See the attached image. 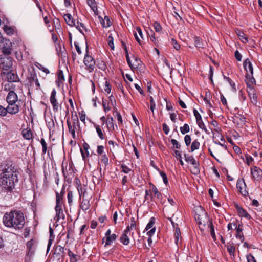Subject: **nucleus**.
<instances>
[{
    "mask_svg": "<svg viewBox=\"0 0 262 262\" xmlns=\"http://www.w3.org/2000/svg\"><path fill=\"white\" fill-rule=\"evenodd\" d=\"M132 58L130 63H128L129 66L132 70L139 68L141 65V61L134 55L132 56Z\"/></svg>",
    "mask_w": 262,
    "mask_h": 262,
    "instance_id": "obj_16",
    "label": "nucleus"
},
{
    "mask_svg": "<svg viewBox=\"0 0 262 262\" xmlns=\"http://www.w3.org/2000/svg\"><path fill=\"white\" fill-rule=\"evenodd\" d=\"M92 198V196L89 195L88 194L83 195V198H81L80 201L79 207L84 211H85L90 209V200Z\"/></svg>",
    "mask_w": 262,
    "mask_h": 262,
    "instance_id": "obj_8",
    "label": "nucleus"
},
{
    "mask_svg": "<svg viewBox=\"0 0 262 262\" xmlns=\"http://www.w3.org/2000/svg\"><path fill=\"white\" fill-rule=\"evenodd\" d=\"M247 91L250 98L251 103L253 104H256L257 103V96L254 88L253 87H250V90H247Z\"/></svg>",
    "mask_w": 262,
    "mask_h": 262,
    "instance_id": "obj_23",
    "label": "nucleus"
},
{
    "mask_svg": "<svg viewBox=\"0 0 262 262\" xmlns=\"http://www.w3.org/2000/svg\"><path fill=\"white\" fill-rule=\"evenodd\" d=\"M194 43L195 46L198 48H203L204 43L202 41L201 39L198 37L194 38Z\"/></svg>",
    "mask_w": 262,
    "mask_h": 262,
    "instance_id": "obj_40",
    "label": "nucleus"
},
{
    "mask_svg": "<svg viewBox=\"0 0 262 262\" xmlns=\"http://www.w3.org/2000/svg\"><path fill=\"white\" fill-rule=\"evenodd\" d=\"M151 190L155 195H156L158 198H159V196L161 195V193L158 191L157 187L154 185H152Z\"/></svg>",
    "mask_w": 262,
    "mask_h": 262,
    "instance_id": "obj_61",
    "label": "nucleus"
},
{
    "mask_svg": "<svg viewBox=\"0 0 262 262\" xmlns=\"http://www.w3.org/2000/svg\"><path fill=\"white\" fill-rule=\"evenodd\" d=\"M200 210L201 211V214L196 213L194 215L195 219L199 224H202L203 223V219L206 216V212L201 208Z\"/></svg>",
    "mask_w": 262,
    "mask_h": 262,
    "instance_id": "obj_24",
    "label": "nucleus"
},
{
    "mask_svg": "<svg viewBox=\"0 0 262 262\" xmlns=\"http://www.w3.org/2000/svg\"><path fill=\"white\" fill-rule=\"evenodd\" d=\"M155 219L154 217H151L150 218V220H149V222H148V223L147 224L146 228H145V230L146 231H148V230L149 229H151L153 228V226L155 224Z\"/></svg>",
    "mask_w": 262,
    "mask_h": 262,
    "instance_id": "obj_44",
    "label": "nucleus"
},
{
    "mask_svg": "<svg viewBox=\"0 0 262 262\" xmlns=\"http://www.w3.org/2000/svg\"><path fill=\"white\" fill-rule=\"evenodd\" d=\"M65 193L63 190H62L60 193L56 192V205H62V196Z\"/></svg>",
    "mask_w": 262,
    "mask_h": 262,
    "instance_id": "obj_28",
    "label": "nucleus"
},
{
    "mask_svg": "<svg viewBox=\"0 0 262 262\" xmlns=\"http://www.w3.org/2000/svg\"><path fill=\"white\" fill-rule=\"evenodd\" d=\"M18 172L12 164H7L0 173V188L11 191L18 181Z\"/></svg>",
    "mask_w": 262,
    "mask_h": 262,
    "instance_id": "obj_1",
    "label": "nucleus"
},
{
    "mask_svg": "<svg viewBox=\"0 0 262 262\" xmlns=\"http://www.w3.org/2000/svg\"><path fill=\"white\" fill-rule=\"evenodd\" d=\"M240 225L237 227L236 224H233V227L236 230V233L235 236L237 238L239 239L241 242H243L244 239L243 233L242 232V229L240 228Z\"/></svg>",
    "mask_w": 262,
    "mask_h": 262,
    "instance_id": "obj_25",
    "label": "nucleus"
},
{
    "mask_svg": "<svg viewBox=\"0 0 262 262\" xmlns=\"http://www.w3.org/2000/svg\"><path fill=\"white\" fill-rule=\"evenodd\" d=\"M64 19L68 25L70 26L76 25V22L70 14L67 13L64 14Z\"/></svg>",
    "mask_w": 262,
    "mask_h": 262,
    "instance_id": "obj_26",
    "label": "nucleus"
},
{
    "mask_svg": "<svg viewBox=\"0 0 262 262\" xmlns=\"http://www.w3.org/2000/svg\"><path fill=\"white\" fill-rule=\"evenodd\" d=\"M243 66L247 73L253 74V66L249 59H246L243 63Z\"/></svg>",
    "mask_w": 262,
    "mask_h": 262,
    "instance_id": "obj_22",
    "label": "nucleus"
},
{
    "mask_svg": "<svg viewBox=\"0 0 262 262\" xmlns=\"http://www.w3.org/2000/svg\"><path fill=\"white\" fill-rule=\"evenodd\" d=\"M2 222L8 228L16 231L20 230L25 225V219L24 213L21 211L14 210L5 213Z\"/></svg>",
    "mask_w": 262,
    "mask_h": 262,
    "instance_id": "obj_2",
    "label": "nucleus"
},
{
    "mask_svg": "<svg viewBox=\"0 0 262 262\" xmlns=\"http://www.w3.org/2000/svg\"><path fill=\"white\" fill-rule=\"evenodd\" d=\"M40 143L42 147V154H45L47 152V145L46 142L43 138L41 139Z\"/></svg>",
    "mask_w": 262,
    "mask_h": 262,
    "instance_id": "obj_54",
    "label": "nucleus"
},
{
    "mask_svg": "<svg viewBox=\"0 0 262 262\" xmlns=\"http://www.w3.org/2000/svg\"><path fill=\"white\" fill-rule=\"evenodd\" d=\"M180 132L182 134L185 135L190 131V127L188 124H185L183 126L180 127Z\"/></svg>",
    "mask_w": 262,
    "mask_h": 262,
    "instance_id": "obj_38",
    "label": "nucleus"
},
{
    "mask_svg": "<svg viewBox=\"0 0 262 262\" xmlns=\"http://www.w3.org/2000/svg\"><path fill=\"white\" fill-rule=\"evenodd\" d=\"M6 101L8 104L10 103H15L18 102V97L17 94L14 92V91H10L7 97Z\"/></svg>",
    "mask_w": 262,
    "mask_h": 262,
    "instance_id": "obj_15",
    "label": "nucleus"
},
{
    "mask_svg": "<svg viewBox=\"0 0 262 262\" xmlns=\"http://www.w3.org/2000/svg\"><path fill=\"white\" fill-rule=\"evenodd\" d=\"M4 30L8 35H12L14 33V29L12 27L8 25H4Z\"/></svg>",
    "mask_w": 262,
    "mask_h": 262,
    "instance_id": "obj_42",
    "label": "nucleus"
},
{
    "mask_svg": "<svg viewBox=\"0 0 262 262\" xmlns=\"http://www.w3.org/2000/svg\"><path fill=\"white\" fill-rule=\"evenodd\" d=\"M136 223H133L130 222V225H128L126 227V229L130 231V232H133L132 230H136Z\"/></svg>",
    "mask_w": 262,
    "mask_h": 262,
    "instance_id": "obj_63",
    "label": "nucleus"
},
{
    "mask_svg": "<svg viewBox=\"0 0 262 262\" xmlns=\"http://www.w3.org/2000/svg\"><path fill=\"white\" fill-rule=\"evenodd\" d=\"M117 236L115 234H112L111 235L106 237V242L104 246L106 247L110 245L112 242L116 239Z\"/></svg>",
    "mask_w": 262,
    "mask_h": 262,
    "instance_id": "obj_31",
    "label": "nucleus"
},
{
    "mask_svg": "<svg viewBox=\"0 0 262 262\" xmlns=\"http://www.w3.org/2000/svg\"><path fill=\"white\" fill-rule=\"evenodd\" d=\"M19 107L20 105L18 102L8 104L7 107L8 113L12 115L16 114L19 112Z\"/></svg>",
    "mask_w": 262,
    "mask_h": 262,
    "instance_id": "obj_14",
    "label": "nucleus"
},
{
    "mask_svg": "<svg viewBox=\"0 0 262 262\" xmlns=\"http://www.w3.org/2000/svg\"><path fill=\"white\" fill-rule=\"evenodd\" d=\"M251 173L254 180L260 181L262 180V170L257 166L251 168Z\"/></svg>",
    "mask_w": 262,
    "mask_h": 262,
    "instance_id": "obj_12",
    "label": "nucleus"
},
{
    "mask_svg": "<svg viewBox=\"0 0 262 262\" xmlns=\"http://www.w3.org/2000/svg\"><path fill=\"white\" fill-rule=\"evenodd\" d=\"M62 205H56L55 210L56 211V216L55 219L58 221L60 219H64L65 217L62 208Z\"/></svg>",
    "mask_w": 262,
    "mask_h": 262,
    "instance_id": "obj_18",
    "label": "nucleus"
},
{
    "mask_svg": "<svg viewBox=\"0 0 262 262\" xmlns=\"http://www.w3.org/2000/svg\"><path fill=\"white\" fill-rule=\"evenodd\" d=\"M171 144L173 145V148L179 149L181 147L180 143L176 139H172L170 141Z\"/></svg>",
    "mask_w": 262,
    "mask_h": 262,
    "instance_id": "obj_58",
    "label": "nucleus"
},
{
    "mask_svg": "<svg viewBox=\"0 0 262 262\" xmlns=\"http://www.w3.org/2000/svg\"><path fill=\"white\" fill-rule=\"evenodd\" d=\"M224 79L229 82L233 90H236L235 83L230 78L224 76Z\"/></svg>",
    "mask_w": 262,
    "mask_h": 262,
    "instance_id": "obj_55",
    "label": "nucleus"
},
{
    "mask_svg": "<svg viewBox=\"0 0 262 262\" xmlns=\"http://www.w3.org/2000/svg\"><path fill=\"white\" fill-rule=\"evenodd\" d=\"M68 255L70 257V262H77L78 260V256L74 253H73L70 249H68Z\"/></svg>",
    "mask_w": 262,
    "mask_h": 262,
    "instance_id": "obj_35",
    "label": "nucleus"
},
{
    "mask_svg": "<svg viewBox=\"0 0 262 262\" xmlns=\"http://www.w3.org/2000/svg\"><path fill=\"white\" fill-rule=\"evenodd\" d=\"M7 78L9 82H13L16 81L17 77L14 73H9L8 74Z\"/></svg>",
    "mask_w": 262,
    "mask_h": 262,
    "instance_id": "obj_48",
    "label": "nucleus"
},
{
    "mask_svg": "<svg viewBox=\"0 0 262 262\" xmlns=\"http://www.w3.org/2000/svg\"><path fill=\"white\" fill-rule=\"evenodd\" d=\"M76 28L79 30V31L82 34H84L83 32V30L86 31V29L85 27L84 24L81 22L77 21L76 23V25H74Z\"/></svg>",
    "mask_w": 262,
    "mask_h": 262,
    "instance_id": "obj_37",
    "label": "nucleus"
},
{
    "mask_svg": "<svg viewBox=\"0 0 262 262\" xmlns=\"http://www.w3.org/2000/svg\"><path fill=\"white\" fill-rule=\"evenodd\" d=\"M181 237V232L179 228H176L174 233L175 243L178 245L179 241V238Z\"/></svg>",
    "mask_w": 262,
    "mask_h": 262,
    "instance_id": "obj_45",
    "label": "nucleus"
},
{
    "mask_svg": "<svg viewBox=\"0 0 262 262\" xmlns=\"http://www.w3.org/2000/svg\"><path fill=\"white\" fill-rule=\"evenodd\" d=\"M200 142L197 139H195L192 142L190 147V150L189 151L192 152L194 150L198 149L200 148Z\"/></svg>",
    "mask_w": 262,
    "mask_h": 262,
    "instance_id": "obj_32",
    "label": "nucleus"
},
{
    "mask_svg": "<svg viewBox=\"0 0 262 262\" xmlns=\"http://www.w3.org/2000/svg\"><path fill=\"white\" fill-rule=\"evenodd\" d=\"M56 91L54 89L51 94L50 101L53 107V110L54 112H57L59 110V104L56 98Z\"/></svg>",
    "mask_w": 262,
    "mask_h": 262,
    "instance_id": "obj_10",
    "label": "nucleus"
},
{
    "mask_svg": "<svg viewBox=\"0 0 262 262\" xmlns=\"http://www.w3.org/2000/svg\"><path fill=\"white\" fill-rule=\"evenodd\" d=\"M27 79L28 80L30 85H32L35 83L37 88L40 86L39 82L37 79V75L35 72H30L28 73Z\"/></svg>",
    "mask_w": 262,
    "mask_h": 262,
    "instance_id": "obj_13",
    "label": "nucleus"
},
{
    "mask_svg": "<svg viewBox=\"0 0 262 262\" xmlns=\"http://www.w3.org/2000/svg\"><path fill=\"white\" fill-rule=\"evenodd\" d=\"M23 137L27 140H30L32 137V135L30 130L24 129L22 132Z\"/></svg>",
    "mask_w": 262,
    "mask_h": 262,
    "instance_id": "obj_36",
    "label": "nucleus"
},
{
    "mask_svg": "<svg viewBox=\"0 0 262 262\" xmlns=\"http://www.w3.org/2000/svg\"><path fill=\"white\" fill-rule=\"evenodd\" d=\"M155 231L156 228L155 227H154V228L150 229L147 232V234L149 236L147 241L149 246H150V244L152 243L151 236L155 234Z\"/></svg>",
    "mask_w": 262,
    "mask_h": 262,
    "instance_id": "obj_41",
    "label": "nucleus"
},
{
    "mask_svg": "<svg viewBox=\"0 0 262 262\" xmlns=\"http://www.w3.org/2000/svg\"><path fill=\"white\" fill-rule=\"evenodd\" d=\"M73 164L72 162L68 163L63 161L62 163V172L64 177H68L74 173Z\"/></svg>",
    "mask_w": 262,
    "mask_h": 262,
    "instance_id": "obj_6",
    "label": "nucleus"
},
{
    "mask_svg": "<svg viewBox=\"0 0 262 262\" xmlns=\"http://www.w3.org/2000/svg\"><path fill=\"white\" fill-rule=\"evenodd\" d=\"M102 25L103 27L107 28L111 25V22L108 16H105L102 23Z\"/></svg>",
    "mask_w": 262,
    "mask_h": 262,
    "instance_id": "obj_43",
    "label": "nucleus"
},
{
    "mask_svg": "<svg viewBox=\"0 0 262 262\" xmlns=\"http://www.w3.org/2000/svg\"><path fill=\"white\" fill-rule=\"evenodd\" d=\"M97 66L99 69L102 71H105L107 68L106 63L102 60L98 62Z\"/></svg>",
    "mask_w": 262,
    "mask_h": 262,
    "instance_id": "obj_49",
    "label": "nucleus"
},
{
    "mask_svg": "<svg viewBox=\"0 0 262 262\" xmlns=\"http://www.w3.org/2000/svg\"><path fill=\"white\" fill-rule=\"evenodd\" d=\"M227 251L229 253L230 255H234L235 251V248L234 246L232 245H228L227 247Z\"/></svg>",
    "mask_w": 262,
    "mask_h": 262,
    "instance_id": "obj_59",
    "label": "nucleus"
},
{
    "mask_svg": "<svg viewBox=\"0 0 262 262\" xmlns=\"http://www.w3.org/2000/svg\"><path fill=\"white\" fill-rule=\"evenodd\" d=\"M8 113L7 108H5L3 106L0 105V116H5Z\"/></svg>",
    "mask_w": 262,
    "mask_h": 262,
    "instance_id": "obj_60",
    "label": "nucleus"
},
{
    "mask_svg": "<svg viewBox=\"0 0 262 262\" xmlns=\"http://www.w3.org/2000/svg\"><path fill=\"white\" fill-rule=\"evenodd\" d=\"M67 123L68 127L69 132L71 134L74 139H76V130L77 126L79 124V120L77 115L72 116V122L70 121L69 118H67Z\"/></svg>",
    "mask_w": 262,
    "mask_h": 262,
    "instance_id": "obj_4",
    "label": "nucleus"
},
{
    "mask_svg": "<svg viewBox=\"0 0 262 262\" xmlns=\"http://www.w3.org/2000/svg\"><path fill=\"white\" fill-rule=\"evenodd\" d=\"M12 59L9 56L0 55V68L3 71H9L12 67Z\"/></svg>",
    "mask_w": 262,
    "mask_h": 262,
    "instance_id": "obj_5",
    "label": "nucleus"
},
{
    "mask_svg": "<svg viewBox=\"0 0 262 262\" xmlns=\"http://www.w3.org/2000/svg\"><path fill=\"white\" fill-rule=\"evenodd\" d=\"M134 232H130L125 229L121 235L120 241L124 245H128L129 243V237H132L134 238Z\"/></svg>",
    "mask_w": 262,
    "mask_h": 262,
    "instance_id": "obj_11",
    "label": "nucleus"
},
{
    "mask_svg": "<svg viewBox=\"0 0 262 262\" xmlns=\"http://www.w3.org/2000/svg\"><path fill=\"white\" fill-rule=\"evenodd\" d=\"M253 74L247 73L246 75L245 82L248 88L250 90V87H253L252 85L255 84V80L253 76Z\"/></svg>",
    "mask_w": 262,
    "mask_h": 262,
    "instance_id": "obj_21",
    "label": "nucleus"
},
{
    "mask_svg": "<svg viewBox=\"0 0 262 262\" xmlns=\"http://www.w3.org/2000/svg\"><path fill=\"white\" fill-rule=\"evenodd\" d=\"M235 206L239 216L242 217H245L247 219H250L251 218L249 214L242 207L237 204H236Z\"/></svg>",
    "mask_w": 262,
    "mask_h": 262,
    "instance_id": "obj_19",
    "label": "nucleus"
},
{
    "mask_svg": "<svg viewBox=\"0 0 262 262\" xmlns=\"http://www.w3.org/2000/svg\"><path fill=\"white\" fill-rule=\"evenodd\" d=\"M83 63L85 66L86 70L89 73H92L94 71L96 64L95 60L92 56L89 54L87 48L83 59Z\"/></svg>",
    "mask_w": 262,
    "mask_h": 262,
    "instance_id": "obj_3",
    "label": "nucleus"
},
{
    "mask_svg": "<svg viewBox=\"0 0 262 262\" xmlns=\"http://www.w3.org/2000/svg\"><path fill=\"white\" fill-rule=\"evenodd\" d=\"M184 156L186 161L193 165L192 173L194 174L199 173L200 172L199 164L194 157L192 156H189L186 154H184Z\"/></svg>",
    "mask_w": 262,
    "mask_h": 262,
    "instance_id": "obj_7",
    "label": "nucleus"
},
{
    "mask_svg": "<svg viewBox=\"0 0 262 262\" xmlns=\"http://www.w3.org/2000/svg\"><path fill=\"white\" fill-rule=\"evenodd\" d=\"M121 171L125 173H129L130 172L133 174L134 172L130 168H129L125 164H122L121 166Z\"/></svg>",
    "mask_w": 262,
    "mask_h": 262,
    "instance_id": "obj_46",
    "label": "nucleus"
},
{
    "mask_svg": "<svg viewBox=\"0 0 262 262\" xmlns=\"http://www.w3.org/2000/svg\"><path fill=\"white\" fill-rule=\"evenodd\" d=\"M73 194L72 191H69L68 192L67 199L68 203L70 205L73 202Z\"/></svg>",
    "mask_w": 262,
    "mask_h": 262,
    "instance_id": "obj_62",
    "label": "nucleus"
},
{
    "mask_svg": "<svg viewBox=\"0 0 262 262\" xmlns=\"http://www.w3.org/2000/svg\"><path fill=\"white\" fill-rule=\"evenodd\" d=\"M184 140L186 146H189L190 145L191 142V138L190 136L189 135H185Z\"/></svg>",
    "mask_w": 262,
    "mask_h": 262,
    "instance_id": "obj_56",
    "label": "nucleus"
},
{
    "mask_svg": "<svg viewBox=\"0 0 262 262\" xmlns=\"http://www.w3.org/2000/svg\"><path fill=\"white\" fill-rule=\"evenodd\" d=\"M94 126L99 138L101 140H104L105 139V136L100 126L98 124H94Z\"/></svg>",
    "mask_w": 262,
    "mask_h": 262,
    "instance_id": "obj_29",
    "label": "nucleus"
},
{
    "mask_svg": "<svg viewBox=\"0 0 262 262\" xmlns=\"http://www.w3.org/2000/svg\"><path fill=\"white\" fill-rule=\"evenodd\" d=\"M77 190H78V193L79 195L80 199H81V198H83L84 194H88L87 192L86 191V190L85 189L83 190L82 186H78L77 187Z\"/></svg>",
    "mask_w": 262,
    "mask_h": 262,
    "instance_id": "obj_53",
    "label": "nucleus"
},
{
    "mask_svg": "<svg viewBox=\"0 0 262 262\" xmlns=\"http://www.w3.org/2000/svg\"><path fill=\"white\" fill-rule=\"evenodd\" d=\"M220 130L221 129L220 128H217L214 129V130L216 131L218 134V135L216 136L220 138L221 141L223 142V143H221V142H217L215 141H213V142L215 144H219L220 146L223 147L225 149H227V146L225 144V140L224 139V137L219 133Z\"/></svg>",
    "mask_w": 262,
    "mask_h": 262,
    "instance_id": "obj_27",
    "label": "nucleus"
},
{
    "mask_svg": "<svg viewBox=\"0 0 262 262\" xmlns=\"http://www.w3.org/2000/svg\"><path fill=\"white\" fill-rule=\"evenodd\" d=\"M134 35L135 38L136 40H137V41L139 44L141 45V40L140 37H139V36L141 38H142V39H144L143 34V32H142L141 29L139 27H137L135 28V31H134Z\"/></svg>",
    "mask_w": 262,
    "mask_h": 262,
    "instance_id": "obj_20",
    "label": "nucleus"
},
{
    "mask_svg": "<svg viewBox=\"0 0 262 262\" xmlns=\"http://www.w3.org/2000/svg\"><path fill=\"white\" fill-rule=\"evenodd\" d=\"M86 3L95 13L98 11L96 3L95 0H86Z\"/></svg>",
    "mask_w": 262,
    "mask_h": 262,
    "instance_id": "obj_30",
    "label": "nucleus"
},
{
    "mask_svg": "<svg viewBox=\"0 0 262 262\" xmlns=\"http://www.w3.org/2000/svg\"><path fill=\"white\" fill-rule=\"evenodd\" d=\"M194 116L195 117L196 121L202 120V117L199 112L195 109L194 108L193 110Z\"/></svg>",
    "mask_w": 262,
    "mask_h": 262,
    "instance_id": "obj_64",
    "label": "nucleus"
},
{
    "mask_svg": "<svg viewBox=\"0 0 262 262\" xmlns=\"http://www.w3.org/2000/svg\"><path fill=\"white\" fill-rule=\"evenodd\" d=\"M100 162L104 165L106 167L108 164V158L106 154L103 155L99 158Z\"/></svg>",
    "mask_w": 262,
    "mask_h": 262,
    "instance_id": "obj_39",
    "label": "nucleus"
},
{
    "mask_svg": "<svg viewBox=\"0 0 262 262\" xmlns=\"http://www.w3.org/2000/svg\"><path fill=\"white\" fill-rule=\"evenodd\" d=\"M14 84L12 82H8L7 83H6L4 85V90L9 92L10 91H13V89H14Z\"/></svg>",
    "mask_w": 262,
    "mask_h": 262,
    "instance_id": "obj_47",
    "label": "nucleus"
},
{
    "mask_svg": "<svg viewBox=\"0 0 262 262\" xmlns=\"http://www.w3.org/2000/svg\"><path fill=\"white\" fill-rule=\"evenodd\" d=\"M114 119L113 117H110L108 118L106 121V125L107 127V129L110 132H112L114 130Z\"/></svg>",
    "mask_w": 262,
    "mask_h": 262,
    "instance_id": "obj_34",
    "label": "nucleus"
},
{
    "mask_svg": "<svg viewBox=\"0 0 262 262\" xmlns=\"http://www.w3.org/2000/svg\"><path fill=\"white\" fill-rule=\"evenodd\" d=\"M236 33L238 36L239 39L244 43L248 42V38L245 35V34L241 31L238 30L236 31Z\"/></svg>",
    "mask_w": 262,
    "mask_h": 262,
    "instance_id": "obj_33",
    "label": "nucleus"
},
{
    "mask_svg": "<svg viewBox=\"0 0 262 262\" xmlns=\"http://www.w3.org/2000/svg\"><path fill=\"white\" fill-rule=\"evenodd\" d=\"M150 109L151 111V112L154 113V110L156 108V103L154 100V98L152 96H150Z\"/></svg>",
    "mask_w": 262,
    "mask_h": 262,
    "instance_id": "obj_57",
    "label": "nucleus"
},
{
    "mask_svg": "<svg viewBox=\"0 0 262 262\" xmlns=\"http://www.w3.org/2000/svg\"><path fill=\"white\" fill-rule=\"evenodd\" d=\"M170 43L171 45L174 47V48L177 50H179L181 48V46L180 44H179L177 40L174 39V38H171L170 40Z\"/></svg>",
    "mask_w": 262,
    "mask_h": 262,
    "instance_id": "obj_50",
    "label": "nucleus"
},
{
    "mask_svg": "<svg viewBox=\"0 0 262 262\" xmlns=\"http://www.w3.org/2000/svg\"><path fill=\"white\" fill-rule=\"evenodd\" d=\"M12 44L9 40H6L5 44L2 47V52L4 56H9L12 51Z\"/></svg>",
    "mask_w": 262,
    "mask_h": 262,
    "instance_id": "obj_17",
    "label": "nucleus"
},
{
    "mask_svg": "<svg viewBox=\"0 0 262 262\" xmlns=\"http://www.w3.org/2000/svg\"><path fill=\"white\" fill-rule=\"evenodd\" d=\"M111 86L109 82L105 81L104 86V90L107 94H110L111 91Z\"/></svg>",
    "mask_w": 262,
    "mask_h": 262,
    "instance_id": "obj_52",
    "label": "nucleus"
},
{
    "mask_svg": "<svg viewBox=\"0 0 262 262\" xmlns=\"http://www.w3.org/2000/svg\"><path fill=\"white\" fill-rule=\"evenodd\" d=\"M108 43L112 50L114 49V38L112 35H110L107 38Z\"/></svg>",
    "mask_w": 262,
    "mask_h": 262,
    "instance_id": "obj_51",
    "label": "nucleus"
},
{
    "mask_svg": "<svg viewBox=\"0 0 262 262\" xmlns=\"http://www.w3.org/2000/svg\"><path fill=\"white\" fill-rule=\"evenodd\" d=\"M236 187L239 193L243 196H246L248 192L246 190L247 186L244 179H239L236 183Z\"/></svg>",
    "mask_w": 262,
    "mask_h": 262,
    "instance_id": "obj_9",
    "label": "nucleus"
}]
</instances>
